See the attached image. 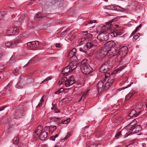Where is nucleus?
<instances>
[{
    "mask_svg": "<svg viewBox=\"0 0 147 147\" xmlns=\"http://www.w3.org/2000/svg\"><path fill=\"white\" fill-rule=\"evenodd\" d=\"M113 21L111 20L109 22L107 23L106 25L103 26L101 28V30L102 32H104L108 31L111 28V23Z\"/></svg>",
    "mask_w": 147,
    "mask_h": 147,
    "instance_id": "12",
    "label": "nucleus"
},
{
    "mask_svg": "<svg viewBox=\"0 0 147 147\" xmlns=\"http://www.w3.org/2000/svg\"><path fill=\"white\" fill-rule=\"evenodd\" d=\"M51 79V78H50L48 77L47 78H46L44 80H43L40 83V84H41L43 83L44 82H46L47 81L50 80Z\"/></svg>",
    "mask_w": 147,
    "mask_h": 147,
    "instance_id": "40",
    "label": "nucleus"
},
{
    "mask_svg": "<svg viewBox=\"0 0 147 147\" xmlns=\"http://www.w3.org/2000/svg\"><path fill=\"white\" fill-rule=\"evenodd\" d=\"M104 8L105 9H111V7L110 6H104Z\"/></svg>",
    "mask_w": 147,
    "mask_h": 147,
    "instance_id": "49",
    "label": "nucleus"
},
{
    "mask_svg": "<svg viewBox=\"0 0 147 147\" xmlns=\"http://www.w3.org/2000/svg\"><path fill=\"white\" fill-rule=\"evenodd\" d=\"M135 92L134 90H132L131 91L129 94L130 95H131V96H132V95L134 94L135 93Z\"/></svg>",
    "mask_w": 147,
    "mask_h": 147,
    "instance_id": "48",
    "label": "nucleus"
},
{
    "mask_svg": "<svg viewBox=\"0 0 147 147\" xmlns=\"http://www.w3.org/2000/svg\"><path fill=\"white\" fill-rule=\"evenodd\" d=\"M42 17H41V16H40V13H38L36 14V16L35 17V18H42Z\"/></svg>",
    "mask_w": 147,
    "mask_h": 147,
    "instance_id": "39",
    "label": "nucleus"
},
{
    "mask_svg": "<svg viewBox=\"0 0 147 147\" xmlns=\"http://www.w3.org/2000/svg\"><path fill=\"white\" fill-rule=\"evenodd\" d=\"M131 95H130L129 94V93L125 97V99L126 100H128L131 97Z\"/></svg>",
    "mask_w": 147,
    "mask_h": 147,
    "instance_id": "41",
    "label": "nucleus"
},
{
    "mask_svg": "<svg viewBox=\"0 0 147 147\" xmlns=\"http://www.w3.org/2000/svg\"><path fill=\"white\" fill-rule=\"evenodd\" d=\"M140 36V34L138 33H136V35H135L133 37V41H135Z\"/></svg>",
    "mask_w": 147,
    "mask_h": 147,
    "instance_id": "29",
    "label": "nucleus"
},
{
    "mask_svg": "<svg viewBox=\"0 0 147 147\" xmlns=\"http://www.w3.org/2000/svg\"><path fill=\"white\" fill-rule=\"evenodd\" d=\"M71 62L69 64L68 67L71 69V70H73L76 67L78 64V60H71Z\"/></svg>",
    "mask_w": 147,
    "mask_h": 147,
    "instance_id": "13",
    "label": "nucleus"
},
{
    "mask_svg": "<svg viewBox=\"0 0 147 147\" xmlns=\"http://www.w3.org/2000/svg\"><path fill=\"white\" fill-rule=\"evenodd\" d=\"M55 45L56 47L59 48L61 47V45L59 43H56L55 44Z\"/></svg>",
    "mask_w": 147,
    "mask_h": 147,
    "instance_id": "51",
    "label": "nucleus"
},
{
    "mask_svg": "<svg viewBox=\"0 0 147 147\" xmlns=\"http://www.w3.org/2000/svg\"><path fill=\"white\" fill-rule=\"evenodd\" d=\"M137 123V121L136 119H134L132 122V123H133L134 125H136Z\"/></svg>",
    "mask_w": 147,
    "mask_h": 147,
    "instance_id": "53",
    "label": "nucleus"
},
{
    "mask_svg": "<svg viewBox=\"0 0 147 147\" xmlns=\"http://www.w3.org/2000/svg\"><path fill=\"white\" fill-rule=\"evenodd\" d=\"M114 81L113 79H109L105 84V88H109L112 84Z\"/></svg>",
    "mask_w": 147,
    "mask_h": 147,
    "instance_id": "20",
    "label": "nucleus"
},
{
    "mask_svg": "<svg viewBox=\"0 0 147 147\" xmlns=\"http://www.w3.org/2000/svg\"><path fill=\"white\" fill-rule=\"evenodd\" d=\"M103 82H105V80L103 81H99L97 84L96 87L98 92H101L104 88H105L104 86Z\"/></svg>",
    "mask_w": 147,
    "mask_h": 147,
    "instance_id": "15",
    "label": "nucleus"
},
{
    "mask_svg": "<svg viewBox=\"0 0 147 147\" xmlns=\"http://www.w3.org/2000/svg\"><path fill=\"white\" fill-rule=\"evenodd\" d=\"M139 105H137V108H138L139 109H141L142 107V106L141 104H140V107H139Z\"/></svg>",
    "mask_w": 147,
    "mask_h": 147,
    "instance_id": "63",
    "label": "nucleus"
},
{
    "mask_svg": "<svg viewBox=\"0 0 147 147\" xmlns=\"http://www.w3.org/2000/svg\"><path fill=\"white\" fill-rule=\"evenodd\" d=\"M32 42L27 43V46L29 47L30 49L32 50Z\"/></svg>",
    "mask_w": 147,
    "mask_h": 147,
    "instance_id": "38",
    "label": "nucleus"
},
{
    "mask_svg": "<svg viewBox=\"0 0 147 147\" xmlns=\"http://www.w3.org/2000/svg\"><path fill=\"white\" fill-rule=\"evenodd\" d=\"M50 119L52 121H54L57 124L59 125L61 123L62 124H66L67 123V121L68 120L69 121H70L69 119H67L65 121H63L61 120V119L59 118H57L55 117H52Z\"/></svg>",
    "mask_w": 147,
    "mask_h": 147,
    "instance_id": "8",
    "label": "nucleus"
},
{
    "mask_svg": "<svg viewBox=\"0 0 147 147\" xmlns=\"http://www.w3.org/2000/svg\"><path fill=\"white\" fill-rule=\"evenodd\" d=\"M19 147H27V146L26 145L22 144L20 145Z\"/></svg>",
    "mask_w": 147,
    "mask_h": 147,
    "instance_id": "58",
    "label": "nucleus"
},
{
    "mask_svg": "<svg viewBox=\"0 0 147 147\" xmlns=\"http://www.w3.org/2000/svg\"><path fill=\"white\" fill-rule=\"evenodd\" d=\"M115 45L114 42L112 41H110L106 42L104 46L108 50H110L111 49H114L113 47Z\"/></svg>",
    "mask_w": 147,
    "mask_h": 147,
    "instance_id": "16",
    "label": "nucleus"
},
{
    "mask_svg": "<svg viewBox=\"0 0 147 147\" xmlns=\"http://www.w3.org/2000/svg\"><path fill=\"white\" fill-rule=\"evenodd\" d=\"M89 91V90H87L86 91H85L84 93V94L81 97L80 100L84 99V98H85L86 96L88 94V92Z\"/></svg>",
    "mask_w": 147,
    "mask_h": 147,
    "instance_id": "28",
    "label": "nucleus"
},
{
    "mask_svg": "<svg viewBox=\"0 0 147 147\" xmlns=\"http://www.w3.org/2000/svg\"><path fill=\"white\" fill-rule=\"evenodd\" d=\"M54 112L55 113H58L60 112V111L56 107L55 110H54Z\"/></svg>",
    "mask_w": 147,
    "mask_h": 147,
    "instance_id": "52",
    "label": "nucleus"
},
{
    "mask_svg": "<svg viewBox=\"0 0 147 147\" xmlns=\"http://www.w3.org/2000/svg\"><path fill=\"white\" fill-rule=\"evenodd\" d=\"M76 82L73 76H71L67 79L66 77H63L59 80L58 82V84L59 85L61 84H65L66 87H69L73 85Z\"/></svg>",
    "mask_w": 147,
    "mask_h": 147,
    "instance_id": "1",
    "label": "nucleus"
},
{
    "mask_svg": "<svg viewBox=\"0 0 147 147\" xmlns=\"http://www.w3.org/2000/svg\"><path fill=\"white\" fill-rule=\"evenodd\" d=\"M70 136V134H67V135L64 138V140H67Z\"/></svg>",
    "mask_w": 147,
    "mask_h": 147,
    "instance_id": "54",
    "label": "nucleus"
},
{
    "mask_svg": "<svg viewBox=\"0 0 147 147\" xmlns=\"http://www.w3.org/2000/svg\"><path fill=\"white\" fill-rule=\"evenodd\" d=\"M76 52V50L75 48L73 49L69 53L68 57L71 60H78L77 56L75 55Z\"/></svg>",
    "mask_w": 147,
    "mask_h": 147,
    "instance_id": "9",
    "label": "nucleus"
},
{
    "mask_svg": "<svg viewBox=\"0 0 147 147\" xmlns=\"http://www.w3.org/2000/svg\"><path fill=\"white\" fill-rule=\"evenodd\" d=\"M141 130L142 127L140 125H137L130 130V134L132 132L137 133L141 131Z\"/></svg>",
    "mask_w": 147,
    "mask_h": 147,
    "instance_id": "18",
    "label": "nucleus"
},
{
    "mask_svg": "<svg viewBox=\"0 0 147 147\" xmlns=\"http://www.w3.org/2000/svg\"><path fill=\"white\" fill-rule=\"evenodd\" d=\"M132 122L128 126L125 127L127 131H129V133L130 134V130L132 129V128L136 126V125L133 124V123L131 124Z\"/></svg>",
    "mask_w": 147,
    "mask_h": 147,
    "instance_id": "21",
    "label": "nucleus"
},
{
    "mask_svg": "<svg viewBox=\"0 0 147 147\" xmlns=\"http://www.w3.org/2000/svg\"><path fill=\"white\" fill-rule=\"evenodd\" d=\"M104 73L105 74V77L106 78H107L109 77L110 76V74L109 73L106 72Z\"/></svg>",
    "mask_w": 147,
    "mask_h": 147,
    "instance_id": "36",
    "label": "nucleus"
},
{
    "mask_svg": "<svg viewBox=\"0 0 147 147\" xmlns=\"http://www.w3.org/2000/svg\"><path fill=\"white\" fill-rule=\"evenodd\" d=\"M98 39L100 42L105 41L108 40V36L106 33H101L97 36Z\"/></svg>",
    "mask_w": 147,
    "mask_h": 147,
    "instance_id": "10",
    "label": "nucleus"
},
{
    "mask_svg": "<svg viewBox=\"0 0 147 147\" xmlns=\"http://www.w3.org/2000/svg\"><path fill=\"white\" fill-rule=\"evenodd\" d=\"M58 134H56L55 135V136H52L50 138V139L51 140L53 141H55V138L58 137Z\"/></svg>",
    "mask_w": 147,
    "mask_h": 147,
    "instance_id": "35",
    "label": "nucleus"
},
{
    "mask_svg": "<svg viewBox=\"0 0 147 147\" xmlns=\"http://www.w3.org/2000/svg\"><path fill=\"white\" fill-rule=\"evenodd\" d=\"M13 29L14 30L15 32V33H18L19 31V30L16 27H13Z\"/></svg>",
    "mask_w": 147,
    "mask_h": 147,
    "instance_id": "46",
    "label": "nucleus"
},
{
    "mask_svg": "<svg viewBox=\"0 0 147 147\" xmlns=\"http://www.w3.org/2000/svg\"><path fill=\"white\" fill-rule=\"evenodd\" d=\"M136 111L134 110H133L129 113V115L130 117L134 116L135 117H136L138 114H136Z\"/></svg>",
    "mask_w": 147,
    "mask_h": 147,
    "instance_id": "26",
    "label": "nucleus"
},
{
    "mask_svg": "<svg viewBox=\"0 0 147 147\" xmlns=\"http://www.w3.org/2000/svg\"><path fill=\"white\" fill-rule=\"evenodd\" d=\"M20 84H21V81H20L19 82H18L17 83V84L16 85V86L17 87L18 86V87H20L21 88H22L23 86H21Z\"/></svg>",
    "mask_w": 147,
    "mask_h": 147,
    "instance_id": "47",
    "label": "nucleus"
},
{
    "mask_svg": "<svg viewBox=\"0 0 147 147\" xmlns=\"http://www.w3.org/2000/svg\"><path fill=\"white\" fill-rule=\"evenodd\" d=\"M44 96H42V97H41V98L40 100V102H42H42L43 101H44V100H43V98H44Z\"/></svg>",
    "mask_w": 147,
    "mask_h": 147,
    "instance_id": "62",
    "label": "nucleus"
},
{
    "mask_svg": "<svg viewBox=\"0 0 147 147\" xmlns=\"http://www.w3.org/2000/svg\"><path fill=\"white\" fill-rule=\"evenodd\" d=\"M69 30H66L63 32L61 34V36H65L67 34V32L69 31Z\"/></svg>",
    "mask_w": 147,
    "mask_h": 147,
    "instance_id": "33",
    "label": "nucleus"
},
{
    "mask_svg": "<svg viewBox=\"0 0 147 147\" xmlns=\"http://www.w3.org/2000/svg\"><path fill=\"white\" fill-rule=\"evenodd\" d=\"M108 51L107 56L109 58H111L117 54L116 51L114 49H111L110 50L108 49Z\"/></svg>",
    "mask_w": 147,
    "mask_h": 147,
    "instance_id": "17",
    "label": "nucleus"
},
{
    "mask_svg": "<svg viewBox=\"0 0 147 147\" xmlns=\"http://www.w3.org/2000/svg\"><path fill=\"white\" fill-rule=\"evenodd\" d=\"M14 62H15V61L12 58H11L9 61V62L10 63H13Z\"/></svg>",
    "mask_w": 147,
    "mask_h": 147,
    "instance_id": "50",
    "label": "nucleus"
},
{
    "mask_svg": "<svg viewBox=\"0 0 147 147\" xmlns=\"http://www.w3.org/2000/svg\"><path fill=\"white\" fill-rule=\"evenodd\" d=\"M85 40H86V39H85V38H82L81 39V42H83V41H84Z\"/></svg>",
    "mask_w": 147,
    "mask_h": 147,
    "instance_id": "64",
    "label": "nucleus"
},
{
    "mask_svg": "<svg viewBox=\"0 0 147 147\" xmlns=\"http://www.w3.org/2000/svg\"><path fill=\"white\" fill-rule=\"evenodd\" d=\"M4 69V67L3 66L0 65V72H1Z\"/></svg>",
    "mask_w": 147,
    "mask_h": 147,
    "instance_id": "55",
    "label": "nucleus"
},
{
    "mask_svg": "<svg viewBox=\"0 0 147 147\" xmlns=\"http://www.w3.org/2000/svg\"><path fill=\"white\" fill-rule=\"evenodd\" d=\"M13 27H10L7 30V34H8L9 35H13Z\"/></svg>",
    "mask_w": 147,
    "mask_h": 147,
    "instance_id": "27",
    "label": "nucleus"
},
{
    "mask_svg": "<svg viewBox=\"0 0 147 147\" xmlns=\"http://www.w3.org/2000/svg\"><path fill=\"white\" fill-rule=\"evenodd\" d=\"M110 35L112 37H114L116 36V32H110Z\"/></svg>",
    "mask_w": 147,
    "mask_h": 147,
    "instance_id": "45",
    "label": "nucleus"
},
{
    "mask_svg": "<svg viewBox=\"0 0 147 147\" xmlns=\"http://www.w3.org/2000/svg\"><path fill=\"white\" fill-rule=\"evenodd\" d=\"M80 51L84 53H85L86 52V50H84L82 48H81L80 49Z\"/></svg>",
    "mask_w": 147,
    "mask_h": 147,
    "instance_id": "60",
    "label": "nucleus"
},
{
    "mask_svg": "<svg viewBox=\"0 0 147 147\" xmlns=\"http://www.w3.org/2000/svg\"><path fill=\"white\" fill-rule=\"evenodd\" d=\"M52 105H53V106L52 107H51V109L52 110H55V109L56 108V107L55 106V105H54L53 104H52Z\"/></svg>",
    "mask_w": 147,
    "mask_h": 147,
    "instance_id": "56",
    "label": "nucleus"
},
{
    "mask_svg": "<svg viewBox=\"0 0 147 147\" xmlns=\"http://www.w3.org/2000/svg\"><path fill=\"white\" fill-rule=\"evenodd\" d=\"M87 60L84 59L81 62L80 68L82 72L84 74H90L92 71V69L87 63Z\"/></svg>",
    "mask_w": 147,
    "mask_h": 147,
    "instance_id": "2",
    "label": "nucleus"
},
{
    "mask_svg": "<svg viewBox=\"0 0 147 147\" xmlns=\"http://www.w3.org/2000/svg\"><path fill=\"white\" fill-rule=\"evenodd\" d=\"M82 33H85L84 34L86 35L87 38L88 39H91L93 37L92 35L90 33H88L87 31L83 32Z\"/></svg>",
    "mask_w": 147,
    "mask_h": 147,
    "instance_id": "25",
    "label": "nucleus"
},
{
    "mask_svg": "<svg viewBox=\"0 0 147 147\" xmlns=\"http://www.w3.org/2000/svg\"><path fill=\"white\" fill-rule=\"evenodd\" d=\"M14 115L18 118L24 115V109L22 105H20L18 107Z\"/></svg>",
    "mask_w": 147,
    "mask_h": 147,
    "instance_id": "5",
    "label": "nucleus"
},
{
    "mask_svg": "<svg viewBox=\"0 0 147 147\" xmlns=\"http://www.w3.org/2000/svg\"><path fill=\"white\" fill-rule=\"evenodd\" d=\"M71 69L68 66L66 67L65 69H64L63 71H62V74L63 75V76H67L69 74V73L71 71Z\"/></svg>",
    "mask_w": 147,
    "mask_h": 147,
    "instance_id": "19",
    "label": "nucleus"
},
{
    "mask_svg": "<svg viewBox=\"0 0 147 147\" xmlns=\"http://www.w3.org/2000/svg\"><path fill=\"white\" fill-rule=\"evenodd\" d=\"M109 62L105 63L101 67L100 71L102 73H104L109 71L111 68Z\"/></svg>",
    "mask_w": 147,
    "mask_h": 147,
    "instance_id": "6",
    "label": "nucleus"
},
{
    "mask_svg": "<svg viewBox=\"0 0 147 147\" xmlns=\"http://www.w3.org/2000/svg\"><path fill=\"white\" fill-rule=\"evenodd\" d=\"M128 48L126 46H124L120 49L116 55V59H115V61H120L122 58L125 56L128 51Z\"/></svg>",
    "mask_w": 147,
    "mask_h": 147,
    "instance_id": "4",
    "label": "nucleus"
},
{
    "mask_svg": "<svg viewBox=\"0 0 147 147\" xmlns=\"http://www.w3.org/2000/svg\"><path fill=\"white\" fill-rule=\"evenodd\" d=\"M45 128L46 129H48L49 130V131L50 133H52L56 129L57 127L56 126H51L50 127L46 126L45 127Z\"/></svg>",
    "mask_w": 147,
    "mask_h": 147,
    "instance_id": "23",
    "label": "nucleus"
},
{
    "mask_svg": "<svg viewBox=\"0 0 147 147\" xmlns=\"http://www.w3.org/2000/svg\"><path fill=\"white\" fill-rule=\"evenodd\" d=\"M64 90V89L63 88H60L57 91H56L55 92V94H59L62 92H63Z\"/></svg>",
    "mask_w": 147,
    "mask_h": 147,
    "instance_id": "31",
    "label": "nucleus"
},
{
    "mask_svg": "<svg viewBox=\"0 0 147 147\" xmlns=\"http://www.w3.org/2000/svg\"><path fill=\"white\" fill-rule=\"evenodd\" d=\"M32 50L34 49V48L37 47L39 44V43L37 41H33L32 42Z\"/></svg>",
    "mask_w": 147,
    "mask_h": 147,
    "instance_id": "24",
    "label": "nucleus"
},
{
    "mask_svg": "<svg viewBox=\"0 0 147 147\" xmlns=\"http://www.w3.org/2000/svg\"><path fill=\"white\" fill-rule=\"evenodd\" d=\"M6 105H4L0 108V111L3 110V109L6 107Z\"/></svg>",
    "mask_w": 147,
    "mask_h": 147,
    "instance_id": "57",
    "label": "nucleus"
},
{
    "mask_svg": "<svg viewBox=\"0 0 147 147\" xmlns=\"http://www.w3.org/2000/svg\"><path fill=\"white\" fill-rule=\"evenodd\" d=\"M123 34V32H116V36L121 35Z\"/></svg>",
    "mask_w": 147,
    "mask_h": 147,
    "instance_id": "44",
    "label": "nucleus"
},
{
    "mask_svg": "<svg viewBox=\"0 0 147 147\" xmlns=\"http://www.w3.org/2000/svg\"><path fill=\"white\" fill-rule=\"evenodd\" d=\"M3 12H0V19H1L3 17Z\"/></svg>",
    "mask_w": 147,
    "mask_h": 147,
    "instance_id": "61",
    "label": "nucleus"
},
{
    "mask_svg": "<svg viewBox=\"0 0 147 147\" xmlns=\"http://www.w3.org/2000/svg\"><path fill=\"white\" fill-rule=\"evenodd\" d=\"M108 52V50L103 47L101 48L99 51V55L101 57H104L107 54Z\"/></svg>",
    "mask_w": 147,
    "mask_h": 147,
    "instance_id": "14",
    "label": "nucleus"
},
{
    "mask_svg": "<svg viewBox=\"0 0 147 147\" xmlns=\"http://www.w3.org/2000/svg\"><path fill=\"white\" fill-rule=\"evenodd\" d=\"M93 45L90 42H88L86 45H84L83 48L84 50H87L91 48Z\"/></svg>",
    "mask_w": 147,
    "mask_h": 147,
    "instance_id": "22",
    "label": "nucleus"
},
{
    "mask_svg": "<svg viewBox=\"0 0 147 147\" xmlns=\"http://www.w3.org/2000/svg\"><path fill=\"white\" fill-rule=\"evenodd\" d=\"M11 85V83H9L8 84V85L6 87H5L4 89V90L5 91L8 88H9L10 87Z\"/></svg>",
    "mask_w": 147,
    "mask_h": 147,
    "instance_id": "37",
    "label": "nucleus"
},
{
    "mask_svg": "<svg viewBox=\"0 0 147 147\" xmlns=\"http://www.w3.org/2000/svg\"><path fill=\"white\" fill-rule=\"evenodd\" d=\"M42 126H38L35 131V135H36L35 136L36 137H39L41 140H44L47 137L48 133L45 131H42Z\"/></svg>",
    "mask_w": 147,
    "mask_h": 147,
    "instance_id": "3",
    "label": "nucleus"
},
{
    "mask_svg": "<svg viewBox=\"0 0 147 147\" xmlns=\"http://www.w3.org/2000/svg\"><path fill=\"white\" fill-rule=\"evenodd\" d=\"M9 5L10 7L11 8H14V7L16 5L14 3L11 2L9 3Z\"/></svg>",
    "mask_w": 147,
    "mask_h": 147,
    "instance_id": "34",
    "label": "nucleus"
},
{
    "mask_svg": "<svg viewBox=\"0 0 147 147\" xmlns=\"http://www.w3.org/2000/svg\"><path fill=\"white\" fill-rule=\"evenodd\" d=\"M19 142V138L18 137H15L13 138V143L14 144H18Z\"/></svg>",
    "mask_w": 147,
    "mask_h": 147,
    "instance_id": "30",
    "label": "nucleus"
},
{
    "mask_svg": "<svg viewBox=\"0 0 147 147\" xmlns=\"http://www.w3.org/2000/svg\"><path fill=\"white\" fill-rule=\"evenodd\" d=\"M20 42V41L16 40L11 41L8 42L5 44L6 46L8 47L13 48L15 47L17 44Z\"/></svg>",
    "mask_w": 147,
    "mask_h": 147,
    "instance_id": "7",
    "label": "nucleus"
},
{
    "mask_svg": "<svg viewBox=\"0 0 147 147\" xmlns=\"http://www.w3.org/2000/svg\"><path fill=\"white\" fill-rule=\"evenodd\" d=\"M138 28H139L138 27H136V28L135 30L133 32V33H136L137 31L138 30Z\"/></svg>",
    "mask_w": 147,
    "mask_h": 147,
    "instance_id": "59",
    "label": "nucleus"
},
{
    "mask_svg": "<svg viewBox=\"0 0 147 147\" xmlns=\"http://www.w3.org/2000/svg\"><path fill=\"white\" fill-rule=\"evenodd\" d=\"M19 73L20 71L19 69H15L13 71V74L15 75H16V74H18Z\"/></svg>",
    "mask_w": 147,
    "mask_h": 147,
    "instance_id": "32",
    "label": "nucleus"
},
{
    "mask_svg": "<svg viewBox=\"0 0 147 147\" xmlns=\"http://www.w3.org/2000/svg\"><path fill=\"white\" fill-rule=\"evenodd\" d=\"M88 23L89 24H92L96 22L95 20H90L88 22Z\"/></svg>",
    "mask_w": 147,
    "mask_h": 147,
    "instance_id": "42",
    "label": "nucleus"
},
{
    "mask_svg": "<svg viewBox=\"0 0 147 147\" xmlns=\"http://www.w3.org/2000/svg\"><path fill=\"white\" fill-rule=\"evenodd\" d=\"M129 132L127 131L125 128H124L122 129L121 131L117 133L115 136V137L117 138H118L122 134H125V136L124 137V138H125L129 135Z\"/></svg>",
    "mask_w": 147,
    "mask_h": 147,
    "instance_id": "11",
    "label": "nucleus"
},
{
    "mask_svg": "<svg viewBox=\"0 0 147 147\" xmlns=\"http://www.w3.org/2000/svg\"><path fill=\"white\" fill-rule=\"evenodd\" d=\"M116 9L120 11H123V9L121 7L119 6H116Z\"/></svg>",
    "mask_w": 147,
    "mask_h": 147,
    "instance_id": "43",
    "label": "nucleus"
}]
</instances>
